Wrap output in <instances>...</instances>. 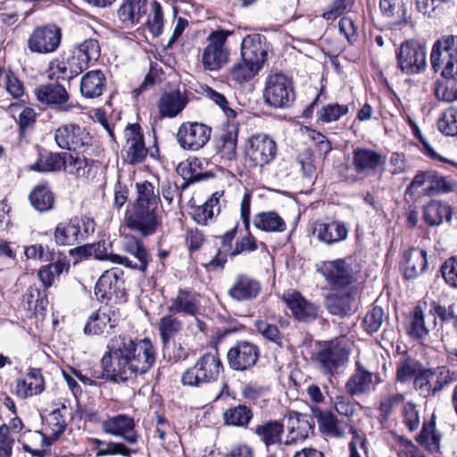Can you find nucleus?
Listing matches in <instances>:
<instances>
[{"label":"nucleus","instance_id":"nucleus-1","mask_svg":"<svg viewBox=\"0 0 457 457\" xmlns=\"http://www.w3.org/2000/svg\"><path fill=\"white\" fill-rule=\"evenodd\" d=\"M106 349L101 360L103 370L94 377L115 383L146 373L156 359L155 348L148 338L137 341L127 336H115L110 339Z\"/></svg>","mask_w":457,"mask_h":457},{"label":"nucleus","instance_id":"nucleus-2","mask_svg":"<svg viewBox=\"0 0 457 457\" xmlns=\"http://www.w3.org/2000/svg\"><path fill=\"white\" fill-rule=\"evenodd\" d=\"M386 160V156L376 150L356 147L352 152L351 165L345 167L340 177L348 185L356 184L365 178L374 176L384 167Z\"/></svg>","mask_w":457,"mask_h":457},{"label":"nucleus","instance_id":"nucleus-3","mask_svg":"<svg viewBox=\"0 0 457 457\" xmlns=\"http://www.w3.org/2000/svg\"><path fill=\"white\" fill-rule=\"evenodd\" d=\"M223 371V364L217 353H206L197 359L194 366L187 369L181 375L184 386L201 387L218 381Z\"/></svg>","mask_w":457,"mask_h":457},{"label":"nucleus","instance_id":"nucleus-4","mask_svg":"<svg viewBox=\"0 0 457 457\" xmlns=\"http://www.w3.org/2000/svg\"><path fill=\"white\" fill-rule=\"evenodd\" d=\"M231 34L229 30L216 29L208 35L207 46L202 53V64L204 70L218 71L228 62L229 49L226 43Z\"/></svg>","mask_w":457,"mask_h":457},{"label":"nucleus","instance_id":"nucleus-5","mask_svg":"<svg viewBox=\"0 0 457 457\" xmlns=\"http://www.w3.org/2000/svg\"><path fill=\"white\" fill-rule=\"evenodd\" d=\"M349 352L339 339L323 341L319 344L315 361L325 376L332 377L348 362Z\"/></svg>","mask_w":457,"mask_h":457},{"label":"nucleus","instance_id":"nucleus-6","mask_svg":"<svg viewBox=\"0 0 457 457\" xmlns=\"http://www.w3.org/2000/svg\"><path fill=\"white\" fill-rule=\"evenodd\" d=\"M263 99L264 103L272 108L290 107L295 99L292 81L282 73L269 75L265 82Z\"/></svg>","mask_w":457,"mask_h":457},{"label":"nucleus","instance_id":"nucleus-7","mask_svg":"<svg viewBox=\"0 0 457 457\" xmlns=\"http://www.w3.org/2000/svg\"><path fill=\"white\" fill-rule=\"evenodd\" d=\"M95 295L101 303H125L127 301L124 271L112 268L104 271L95 286Z\"/></svg>","mask_w":457,"mask_h":457},{"label":"nucleus","instance_id":"nucleus-8","mask_svg":"<svg viewBox=\"0 0 457 457\" xmlns=\"http://www.w3.org/2000/svg\"><path fill=\"white\" fill-rule=\"evenodd\" d=\"M397 67L406 75H415L425 71L427 50L424 45L416 40H406L396 50Z\"/></svg>","mask_w":457,"mask_h":457},{"label":"nucleus","instance_id":"nucleus-9","mask_svg":"<svg viewBox=\"0 0 457 457\" xmlns=\"http://www.w3.org/2000/svg\"><path fill=\"white\" fill-rule=\"evenodd\" d=\"M121 249L129 255L111 254L110 262L132 270L145 272L149 263V253L143 242L131 235L123 237Z\"/></svg>","mask_w":457,"mask_h":457},{"label":"nucleus","instance_id":"nucleus-10","mask_svg":"<svg viewBox=\"0 0 457 457\" xmlns=\"http://www.w3.org/2000/svg\"><path fill=\"white\" fill-rule=\"evenodd\" d=\"M277 154L275 141L266 134L253 135L245 143V156L251 167H263Z\"/></svg>","mask_w":457,"mask_h":457},{"label":"nucleus","instance_id":"nucleus-11","mask_svg":"<svg viewBox=\"0 0 457 457\" xmlns=\"http://www.w3.org/2000/svg\"><path fill=\"white\" fill-rule=\"evenodd\" d=\"M101 429L105 434L121 438L130 445H136L141 438L136 430L134 418L128 414L108 417L101 422Z\"/></svg>","mask_w":457,"mask_h":457},{"label":"nucleus","instance_id":"nucleus-12","mask_svg":"<svg viewBox=\"0 0 457 457\" xmlns=\"http://www.w3.org/2000/svg\"><path fill=\"white\" fill-rule=\"evenodd\" d=\"M127 227L136 230L143 237L154 235L162 224L158 216L157 208L149 206H133L130 213L126 217Z\"/></svg>","mask_w":457,"mask_h":457},{"label":"nucleus","instance_id":"nucleus-13","mask_svg":"<svg viewBox=\"0 0 457 457\" xmlns=\"http://www.w3.org/2000/svg\"><path fill=\"white\" fill-rule=\"evenodd\" d=\"M34 92L38 102L57 112H68L76 106L70 102L66 88L58 82L41 85Z\"/></svg>","mask_w":457,"mask_h":457},{"label":"nucleus","instance_id":"nucleus-14","mask_svg":"<svg viewBox=\"0 0 457 457\" xmlns=\"http://www.w3.org/2000/svg\"><path fill=\"white\" fill-rule=\"evenodd\" d=\"M260 357V348L253 343L237 341L227 353L228 367L236 371H245L252 369Z\"/></svg>","mask_w":457,"mask_h":457},{"label":"nucleus","instance_id":"nucleus-15","mask_svg":"<svg viewBox=\"0 0 457 457\" xmlns=\"http://www.w3.org/2000/svg\"><path fill=\"white\" fill-rule=\"evenodd\" d=\"M54 140L62 149L84 151L91 145V136L85 128L76 124H65L54 133Z\"/></svg>","mask_w":457,"mask_h":457},{"label":"nucleus","instance_id":"nucleus-16","mask_svg":"<svg viewBox=\"0 0 457 457\" xmlns=\"http://www.w3.org/2000/svg\"><path fill=\"white\" fill-rule=\"evenodd\" d=\"M212 128L199 122H185L177 133L180 146L187 150L197 151L210 140Z\"/></svg>","mask_w":457,"mask_h":457},{"label":"nucleus","instance_id":"nucleus-17","mask_svg":"<svg viewBox=\"0 0 457 457\" xmlns=\"http://www.w3.org/2000/svg\"><path fill=\"white\" fill-rule=\"evenodd\" d=\"M62 39L61 29L56 25L36 28L28 39V47L33 53L49 54L54 52Z\"/></svg>","mask_w":457,"mask_h":457},{"label":"nucleus","instance_id":"nucleus-18","mask_svg":"<svg viewBox=\"0 0 457 457\" xmlns=\"http://www.w3.org/2000/svg\"><path fill=\"white\" fill-rule=\"evenodd\" d=\"M240 54L243 61L262 70L268 55L265 36L262 34L245 36L241 42Z\"/></svg>","mask_w":457,"mask_h":457},{"label":"nucleus","instance_id":"nucleus-19","mask_svg":"<svg viewBox=\"0 0 457 457\" xmlns=\"http://www.w3.org/2000/svg\"><path fill=\"white\" fill-rule=\"evenodd\" d=\"M320 271L333 288H344L353 282V270L342 259L324 262Z\"/></svg>","mask_w":457,"mask_h":457},{"label":"nucleus","instance_id":"nucleus-20","mask_svg":"<svg viewBox=\"0 0 457 457\" xmlns=\"http://www.w3.org/2000/svg\"><path fill=\"white\" fill-rule=\"evenodd\" d=\"M282 300L291 311L293 316L299 321L311 322L319 315V307L306 300L299 292H287Z\"/></svg>","mask_w":457,"mask_h":457},{"label":"nucleus","instance_id":"nucleus-21","mask_svg":"<svg viewBox=\"0 0 457 457\" xmlns=\"http://www.w3.org/2000/svg\"><path fill=\"white\" fill-rule=\"evenodd\" d=\"M262 291L261 282L247 274H238L228 291V295L237 302L253 301Z\"/></svg>","mask_w":457,"mask_h":457},{"label":"nucleus","instance_id":"nucleus-22","mask_svg":"<svg viewBox=\"0 0 457 457\" xmlns=\"http://www.w3.org/2000/svg\"><path fill=\"white\" fill-rule=\"evenodd\" d=\"M127 138L126 162L135 165L141 163L147 156L148 149L145 145L144 135L140 126L129 124L125 129Z\"/></svg>","mask_w":457,"mask_h":457},{"label":"nucleus","instance_id":"nucleus-23","mask_svg":"<svg viewBox=\"0 0 457 457\" xmlns=\"http://www.w3.org/2000/svg\"><path fill=\"white\" fill-rule=\"evenodd\" d=\"M312 233L319 241L331 245L344 241L348 236V229L338 220H316L313 223Z\"/></svg>","mask_w":457,"mask_h":457},{"label":"nucleus","instance_id":"nucleus-24","mask_svg":"<svg viewBox=\"0 0 457 457\" xmlns=\"http://www.w3.org/2000/svg\"><path fill=\"white\" fill-rule=\"evenodd\" d=\"M436 325V319L432 313L425 314L421 305H416L410 313L409 324L407 327L408 334L415 339L423 338L428 335L429 331Z\"/></svg>","mask_w":457,"mask_h":457},{"label":"nucleus","instance_id":"nucleus-25","mask_svg":"<svg viewBox=\"0 0 457 457\" xmlns=\"http://www.w3.org/2000/svg\"><path fill=\"white\" fill-rule=\"evenodd\" d=\"M117 326L115 312L111 309H98L87 318L84 327L86 335H102L109 333Z\"/></svg>","mask_w":457,"mask_h":457},{"label":"nucleus","instance_id":"nucleus-26","mask_svg":"<svg viewBox=\"0 0 457 457\" xmlns=\"http://www.w3.org/2000/svg\"><path fill=\"white\" fill-rule=\"evenodd\" d=\"M401 267L405 279L417 278L428 268L427 252L419 247L410 248L403 253Z\"/></svg>","mask_w":457,"mask_h":457},{"label":"nucleus","instance_id":"nucleus-27","mask_svg":"<svg viewBox=\"0 0 457 457\" xmlns=\"http://www.w3.org/2000/svg\"><path fill=\"white\" fill-rule=\"evenodd\" d=\"M188 103L185 92L172 90L161 96L157 102V107L162 118H174L180 113Z\"/></svg>","mask_w":457,"mask_h":457},{"label":"nucleus","instance_id":"nucleus-28","mask_svg":"<svg viewBox=\"0 0 457 457\" xmlns=\"http://www.w3.org/2000/svg\"><path fill=\"white\" fill-rule=\"evenodd\" d=\"M45 390V379L41 369L29 368L26 378L16 380L15 393L21 398L40 395Z\"/></svg>","mask_w":457,"mask_h":457},{"label":"nucleus","instance_id":"nucleus-29","mask_svg":"<svg viewBox=\"0 0 457 457\" xmlns=\"http://www.w3.org/2000/svg\"><path fill=\"white\" fill-rule=\"evenodd\" d=\"M238 127L237 124H228L220 135L216 147L225 162L230 163L237 159V145Z\"/></svg>","mask_w":457,"mask_h":457},{"label":"nucleus","instance_id":"nucleus-30","mask_svg":"<svg viewBox=\"0 0 457 457\" xmlns=\"http://www.w3.org/2000/svg\"><path fill=\"white\" fill-rule=\"evenodd\" d=\"M54 238L58 245H74L81 242L79 220L75 217L58 223L54 228Z\"/></svg>","mask_w":457,"mask_h":457},{"label":"nucleus","instance_id":"nucleus-31","mask_svg":"<svg viewBox=\"0 0 457 457\" xmlns=\"http://www.w3.org/2000/svg\"><path fill=\"white\" fill-rule=\"evenodd\" d=\"M288 419H295L297 422V428L294 426L288 429V435L287 440L284 442L286 445H295L298 442L304 441L309 436V432L314 429V421L305 414L299 413L297 411H289L287 415Z\"/></svg>","mask_w":457,"mask_h":457},{"label":"nucleus","instance_id":"nucleus-32","mask_svg":"<svg viewBox=\"0 0 457 457\" xmlns=\"http://www.w3.org/2000/svg\"><path fill=\"white\" fill-rule=\"evenodd\" d=\"M147 10V0H123L117 14L123 24L129 26L139 23Z\"/></svg>","mask_w":457,"mask_h":457},{"label":"nucleus","instance_id":"nucleus-33","mask_svg":"<svg viewBox=\"0 0 457 457\" xmlns=\"http://www.w3.org/2000/svg\"><path fill=\"white\" fill-rule=\"evenodd\" d=\"M106 87V78L100 70L87 72L80 80V93L86 98L102 96Z\"/></svg>","mask_w":457,"mask_h":457},{"label":"nucleus","instance_id":"nucleus-34","mask_svg":"<svg viewBox=\"0 0 457 457\" xmlns=\"http://www.w3.org/2000/svg\"><path fill=\"white\" fill-rule=\"evenodd\" d=\"M453 209L445 203L431 200L423 209V220L430 226L441 225L445 220L450 221Z\"/></svg>","mask_w":457,"mask_h":457},{"label":"nucleus","instance_id":"nucleus-35","mask_svg":"<svg viewBox=\"0 0 457 457\" xmlns=\"http://www.w3.org/2000/svg\"><path fill=\"white\" fill-rule=\"evenodd\" d=\"M199 309L196 297L190 291L179 289L176 297L170 299V304L168 306L169 312L184 313L194 316Z\"/></svg>","mask_w":457,"mask_h":457},{"label":"nucleus","instance_id":"nucleus-36","mask_svg":"<svg viewBox=\"0 0 457 457\" xmlns=\"http://www.w3.org/2000/svg\"><path fill=\"white\" fill-rule=\"evenodd\" d=\"M255 434L267 448L273 445L282 444L284 424L279 420H268L257 425L254 428Z\"/></svg>","mask_w":457,"mask_h":457},{"label":"nucleus","instance_id":"nucleus-37","mask_svg":"<svg viewBox=\"0 0 457 457\" xmlns=\"http://www.w3.org/2000/svg\"><path fill=\"white\" fill-rule=\"evenodd\" d=\"M354 295L352 292L332 294L326 297L328 312L336 316L345 317L352 312Z\"/></svg>","mask_w":457,"mask_h":457},{"label":"nucleus","instance_id":"nucleus-38","mask_svg":"<svg viewBox=\"0 0 457 457\" xmlns=\"http://www.w3.org/2000/svg\"><path fill=\"white\" fill-rule=\"evenodd\" d=\"M372 373L366 370L359 362H356V370L345 384V388L351 395H358L365 393L370 387Z\"/></svg>","mask_w":457,"mask_h":457},{"label":"nucleus","instance_id":"nucleus-39","mask_svg":"<svg viewBox=\"0 0 457 457\" xmlns=\"http://www.w3.org/2000/svg\"><path fill=\"white\" fill-rule=\"evenodd\" d=\"M253 225L256 228L265 232H283L287 229L285 220L274 211L255 214Z\"/></svg>","mask_w":457,"mask_h":457},{"label":"nucleus","instance_id":"nucleus-40","mask_svg":"<svg viewBox=\"0 0 457 457\" xmlns=\"http://www.w3.org/2000/svg\"><path fill=\"white\" fill-rule=\"evenodd\" d=\"M221 194L215 192L202 205L193 209L192 217L194 220L200 225H206L209 220L220 212V197Z\"/></svg>","mask_w":457,"mask_h":457},{"label":"nucleus","instance_id":"nucleus-41","mask_svg":"<svg viewBox=\"0 0 457 457\" xmlns=\"http://www.w3.org/2000/svg\"><path fill=\"white\" fill-rule=\"evenodd\" d=\"M94 445L96 448V456H113L120 455L122 457H132L139 453L138 449L128 447L122 442L103 441L94 439Z\"/></svg>","mask_w":457,"mask_h":457},{"label":"nucleus","instance_id":"nucleus-42","mask_svg":"<svg viewBox=\"0 0 457 457\" xmlns=\"http://www.w3.org/2000/svg\"><path fill=\"white\" fill-rule=\"evenodd\" d=\"M182 327V321L175 316V313L170 312L160 319L157 328L163 350L168 347L170 340L181 331Z\"/></svg>","mask_w":457,"mask_h":457},{"label":"nucleus","instance_id":"nucleus-43","mask_svg":"<svg viewBox=\"0 0 457 457\" xmlns=\"http://www.w3.org/2000/svg\"><path fill=\"white\" fill-rule=\"evenodd\" d=\"M29 201L38 212H47L54 207V195L47 184H38L30 192Z\"/></svg>","mask_w":457,"mask_h":457},{"label":"nucleus","instance_id":"nucleus-44","mask_svg":"<svg viewBox=\"0 0 457 457\" xmlns=\"http://www.w3.org/2000/svg\"><path fill=\"white\" fill-rule=\"evenodd\" d=\"M430 62L433 70L437 72L441 71L442 76L457 75V62L452 60V56L441 50H436V45L432 46Z\"/></svg>","mask_w":457,"mask_h":457},{"label":"nucleus","instance_id":"nucleus-45","mask_svg":"<svg viewBox=\"0 0 457 457\" xmlns=\"http://www.w3.org/2000/svg\"><path fill=\"white\" fill-rule=\"evenodd\" d=\"M261 71L255 65L241 60L232 65L228 72V79L235 85L242 86L252 80Z\"/></svg>","mask_w":457,"mask_h":457},{"label":"nucleus","instance_id":"nucleus-46","mask_svg":"<svg viewBox=\"0 0 457 457\" xmlns=\"http://www.w3.org/2000/svg\"><path fill=\"white\" fill-rule=\"evenodd\" d=\"M417 442L431 453L439 452L441 436L436 430L434 420L424 422L420 433L416 437Z\"/></svg>","mask_w":457,"mask_h":457},{"label":"nucleus","instance_id":"nucleus-47","mask_svg":"<svg viewBox=\"0 0 457 457\" xmlns=\"http://www.w3.org/2000/svg\"><path fill=\"white\" fill-rule=\"evenodd\" d=\"M252 418V410L249 407L242 404L230 407L223 413L225 424L235 427H246L251 421Z\"/></svg>","mask_w":457,"mask_h":457},{"label":"nucleus","instance_id":"nucleus-48","mask_svg":"<svg viewBox=\"0 0 457 457\" xmlns=\"http://www.w3.org/2000/svg\"><path fill=\"white\" fill-rule=\"evenodd\" d=\"M312 414L317 419L321 433L333 436H340L342 435L337 427V419L330 411L312 408Z\"/></svg>","mask_w":457,"mask_h":457},{"label":"nucleus","instance_id":"nucleus-49","mask_svg":"<svg viewBox=\"0 0 457 457\" xmlns=\"http://www.w3.org/2000/svg\"><path fill=\"white\" fill-rule=\"evenodd\" d=\"M457 191V181L450 177L442 176L433 170L431 185L425 189V195H436Z\"/></svg>","mask_w":457,"mask_h":457},{"label":"nucleus","instance_id":"nucleus-50","mask_svg":"<svg viewBox=\"0 0 457 457\" xmlns=\"http://www.w3.org/2000/svg\"><path fill=\"white\" fill-rule=\"evenodd\" d=\"M137 197L134 206H149L152 208H158L160 197L154 193V185L145 180L142 183H137Z\"/></svg>","mask_w":457,"mask_h":457},{"label":"nucleus","instance_id":"nucleus-51","mask_svg":"<svg viewBox=\"0 0 457 457\" xmlns=\"http://www.w3.org/2000/svg\"><path fill=\"white\" fill-rule=\"evenodd\" d=\"M71 253H76L79 256L84 258L93 257L96 260L110 261L112 253H108V247L104 241H99L94 244H87L81 246H78Z\"/></svg>","mask_w":457,"mask_h":457},{"label":"nucleus","instance_id":"nucleus-52","mask_svg":"<svg viewBox=\"0 0 457 457\" xmlns=\"http://www.w3.org/2000/svg\"><path fill=\"white\" fill-rule=\"evenodd\" d=\"M457 75L442 76L444 79L437 82L435 95L438 100L453 102L457 100Z\"/></svg>","mask_w":457,"mask_h":457},{"label":"nucleus","instance_id":"nucleus-53","mask_svg":"<svg viewBox=\"0 0 457 457\" xmlns=\"http://www.w3.org/2000/svg\"><path fill=\"white\" fill-rule=\"evenodd\" d=\"M73 52L89 66L90 62L97 61L100 57L101 47L96 39L88 38L79 44Z\"/></svg>","mask_w":457,"mask_h":457},{"label":"nucleus","instance_id":"nucleus-54","mask_svg":"<svg viewBox=\"0 0 457 457\" xmlns=\"http://www.w3.org/2000/svg\"><path fill=\"white\" fill-rule=\"evenodd\" d=\"M93 160L80 157L79 155H72L68 154L67 162L64 169L68 170L71 174L79 178L87 177L90 174Z\"/></svg>","mask_w":457,"mask_h":457},{"label":"nucleus","instance_id":"nucleus-55","mask_svg":"<svg viewBox=\"0 0 457 457\" xmlns=\"http://www.w3.org/2000/svg\"><path fill=\"white\" fill-rule=\"evenodd\" d=\"M437 128L447 137L457 136V108L446 109L437 121Z\"/></svg>","mask_w":457,"mask_h":457},{"label":"nucleus","instance_id":"nucleus-56","mask_svg":"<svg viewBox=\"0 0 457 457\" xmlns=\"http://www.w3.org/2000/svg\"><path fill=\"white\" fill-rule=\"evenodd\" d=\"M256 331L265 339L274 343L279 347H283V336L278 328L263 320H257L254 322Z\"/></svg>","mask_w":457,"mask_h":457},{"label":"nucleus","instance_id":"nucleus-57","mask_svg":"<svg viewBox=\"0 0 457 457\" xmlns=\"http://www.w3.org/2000/svg\"><path fill=\"white\" fill-rule=\"evenodd\" d=\"M68 412V409L65 404H62L60 408L53 410L47 418V424L53 431V435L59 436L62 434L67 427L65 416Z\"/></svg>","mask_w":457,"mask_h":457},{"label":"nucleus","instance_id":"nucleus-58","mask_svg":"<svg viewBox=\"0 0 457 457\" xmlns=\"http://www.w3.org/2000/svg\"><path fill=\"white\" fill-rule=\"evenodd\" d=\"M147 26L150 32L157 37L162 34L163 29V12L161 4L154 0L150 4V13L147 18Z\"/></svg>","mask_w":457,"mask_h":457},{"label":"nucleus","instance_id":"nucleus-59","mask_svg":"<svg viewBox=\"0 0 457 457\" xmlns=\"http://www.w3.org/2000/svg\"><path fill=\"white\" fill-rule=\"evenodd\" d=\"M196 162H182L177 167V173L189 182H199L203 179L212 177L208 172H198L196 170Z\"/></svg>","mask_w":457,"mask_h":457},{"label":"nucleus","instance_id":"nucleus-60","mask_svg":"<svg viewBox=\"0 0 457 457\" xmlns=\"http://www.w3.org/2000/svg\"><path fill=\"white\" fill-rule=\"evenodd\" d=\"M421 368L420 362L410 358L405 359L397 367V380L401 383H406L414 378Z\"/></svg>","mask_w":457,"mask_h":457},{"label":"nucleus","instance_id":"nucleus-61","mask_svg":"<svg viewBox=\"0 0 457 457\" xmlns=\"http://www.w3.org/2000/svg\"><path fill=\"white\" fill-rule=\"evenodd\" d=\"M349 112L348 105L329 104L323 106L318 112L319 120L322 122L328 123L337 120L340 117L345 115Z\"/></svg>","mask_w":457,"mask_h":457},{"label":"nucleus","instance_id":"nucleus-62","mask_svg":"<svg viewBox=\"0 0 457 457\" xmlns=\"http://www.w3.org/2000/svg\"><path fill=\"white\" fill-rule=\"evenodd\" d=\"M385 312L379 306H374L363 320V328L369 334L378 332L384 322Z\"/></svg>","mask_w":457,"mask_h":457},{"label":"nucleus","instance_id":"nucleus-63","mask_svg":"<svg viewBox=\"0 0 457 457\" xmlns=\"http://www.w3.org/2000/svg\"><path fill=\"white\" fill-rule=\"evenodd\" d=\"M379 7L382 13L388 18H395L399 21L404 19L405 8L403 0H380Z\"/></svg>","mask_w":457,"mask_h":457},{"label":"nucleus","instance_id":"nucleus-64","mask_svg":"<svg viewBox=\"0 0 457 457\" xmlns=\"http://www.w3.org/2000/svg\"><path fill=\"white\" fill-rule=\"evenodd\" d=\"M432 369L423 367L413 379L414 388L424 397L431 396Z\"/></svg>","mask_w":457,"mask_h":457}]
</instances>
